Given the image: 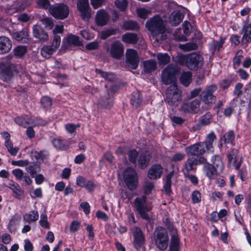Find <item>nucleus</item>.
I'll use <instances>...</instances> for the list:
<instances>
[{
  "mask_svg": "<svg viewBox=\"0 0 251 251\" xmlns=\"http://www.w3.org/2000/svg\"><path fill=\"white\" fill-rule=\"evenodd\" d=\"M146 26L151 32L153 39L157 42L166 39L165 26L162 19L159 16H155L148 20L146 22Z\"/></svg>",
  "mask_w": 251,
  "mask_h": 251,
  "instance_id": "1",
  "label": "nucleus"
},
{
  "mask_svg": "<svg viewBox=\"0 0 251 251\" xmlns=\"http://www.w3.org/2000/svg\"><path fill=\"white\" fill-rule=\"evenodd\" d=\"M154 240L156 247L161 251L167 249L169 236L166 230L162 227H158L154 232Z\"/></svg>",
  "mask_w": 251,
  "mask_h": 251,
  "instance_id": "2",
  "label": "nucleus"
},
{
  "mask_svg": "<svg viewBox=\"0 0 251 251\" xmlns=\"http://www.w3.org/2000/svg\"><path fill=\"white\" fill-rule=\"evenodd\" d=\"M134 207L143 219L146 220L150 219L148 212L151 210V208L146 201V196L135 198L134 201Z\"/></svg>",
  "mask_w": 251,
  "mask_h": 251,
  "instance_id": "3",
  "label": "nucleus"
},
{
  "mask_svg": "<svg viewBox=\"0 0 251 251\" xmlns=\"http://www.w3.org/2000/svg\"><path fill=\"white\" fill-rule=\"evenodd\" d=\"M15 70V65L10 61V58L7 57L0 61V78L3 81H8L13 76Z\"/></svg>",
  "mask_w": 251,
  "mask_h": 251,
  "instance_id": "4",
  "label": "nucleus"
},
{
  "mask_svg": "<svg viewBox=\"0 0 251 251\" xmlns=\"http://www.w3.org/2000/svg\"><path fill=\"white\" fill-rule=\"evenodd\" d=\"M206 159L203 156H200L197 158L194 157H188L184 162L182 172L184 175H188V173L195 172L197 170V166L200 164L206 163Z\"/></svg>",
  "mask_w": 251,
  "mask_h": 251,
  "instance_id": "5",
  "label": "nucleus"
},
{
  "mask_svg": "<svg viewBox=\"0 0 251 251\" xmlns=\"http://www.w3.org/2000/svg\"><path fill=\"white\" fill-rule=\"evenodd\" d=\"M123 178L128 189L131 191L136 189L138 183V176L134 169L131 167L126 168L124 172Z\"/></svg>",
  "mask_w": 251,
  "mask_h": 251,
  "instance_id": "6",
  "label": "nucleus"
},
{
  "mask_svg": "<svg viewBox=\"0 0 251 251\" xmlns=\"http://www.w3.org/2000/svg\"><path fill=\"white\" fill-rule=\"evenodd\" d=\"M166 100L168 104L176 106L181 100V91H179L176 84L170 85L167 88L166 93Z\"/></svg>",
  "mask_w": 251,
  "mask_h": 251,
  "instance_id": "7",
  "label": "nucleus"
},
{
  "mask_svg": "<svg viewBox=\"0 0 251 251\" xmlns=\"http://www.w3.org/2000/svg\"><path fill=\"white\" fill-rule=\"evenodd\" d=\"M49 12L55 19L63 20L68 17L69 14L68 6L63 3H55L49 8Z\"/></svg>",
  "mask_w": 251,
  "mask_h": 251,
  "instance_id": "8",
  "label": "nucleus"
},
{
  "mask_svg": "<svg viewBox=\"0 0 251 251\" xmlns=\"http://www.w3.org/2000/svg\"><path fill=\"white\" fill-rule=\"evenodd\" d=\"M177 69L172 65L168 66L162 73V80L164 84L171 85L176 84V74Z\"/></svg>",
  "mask_w": 251,
  "mask_h": 251,
  "instance_id": "9",
  "label": "nucleus"
},
{
  "mask_svg": "<svg viewBox=\"0 0 251 251\" xmlns=\"http://www.w3.org/2000/svg\"><path fill=\"white\" fill-rule=\"evenodd\" d=\"M168 229L171 232V238L170 245V251H179L180 249V241L178 237L176 229L175 228L172 223L166 220L164 222Z\"/></svg>",
  "mask_w": 251,
  "mask_h": 251,
  "instance_id": "10",
  "label": "nucleus"
},
{
  "mask_svg": "<svg viewBox=\"0 0 251 251\" xmlns=\"http://www.w3.org/2000/svg\"><path fill=\"white\" fill-rule=\"evenodd\" d=\"M217 89L216 85H211L202 92L201 94V99L205 104H210L214 103L216 100V97L213 95V93Z\"/></svg>",
  "mask_w": 251,
  "mask_h": 251,
  "instance_id": "11",
  "label": "nucleus"
},
{
  "mask_svg": "<svg viewBox=\"0 0 251 251\" xmlns=\"http://www.w3.org/2000/svg\"><path fill=\"white\" fill-rule=\"evenodd\" d=\"M185 151L188 155L193 156H202L206 152V149L203 143L198 142L185 148Z\"/></svg>",
  "mask_w": 251,
  "mask_h": 251,
  "instance_id": "12",
  "label": "nucleus"
},
{
  "mask_svg": "<svg viewBox=\"0 0 251 251\" xmlns=\"http://www.w3.org/2000/svg\"><path fill=\"white\" fill-rule=\"evenodd\" d=\"M188 59L187 67L190 70H198L203 64V58L196 53L189 54Z\"/></svg>",
  "mask_w": 251,
  "mask_h": 251,
  "instance_id": "13",
  "label": "nucleus"
},
{
  "mask_svg": "<svg viewBox=\"0 0 251 251\" xmlns=\"http://www.w3.org/2000/svg\"><path fill=\"white\" fill-rule=\"evenodd\" d=\"M126 63L130 68L136 69L139 62V57L136 50L127 49L126 51Z\"/></svg>",
  "mask_w": 251,
  "mask_h": 251,
  "instance_id": "14",
  "label": "nucleus"
},
{
  "mask_svg": "<svg viewBox=\"0 0 251 251\" xmlns=\"http://www.w3.org/2000/svg\"><path fill=\"white\" fill-rule=\"evenodd\" d=\"M108 51L112 57L119 59L124 55V47L120 41H116L111 44Z\"/></svg>",
  "mask_w": 251,
  "mask_h": 251,
  "instance_id": "15",
  "label": "nucleus"
},
{
  "mask_svg": "<svg viewBox=\"0 0 251 251\" xmlns=\"http://www.w3.org/2000/svg\"><path fill=\"white\" fill-rule=\"evenodd\" d=\"M238 151L236 149H233L227 153V158L228 160V165L233 166L236 170L239 169L242 165L243 160L241 158L240 160L238 161Z\"/></svg>",
  "mask_w": 251,
  "mask_h": 251,
  "instance_id": "16",
  "label": "nucleus"
},
{
  "mask_svg": "<svg viewBox=\"0 0 251 251\" xmlns=\"http://www.w3.org/2000/svg\"><path fill=\"white\" fill-rule=\"evenodd\" d=\"M77 8L82 19L88 20L90 17L89 0H77Z\"/></svg>",
  "mask_w": 251,
  "mask_h": 251,
  "instance_id": "17",
  "label": "nucleus"
},
{
  "mask_svg": "<svg viewBox=\"0 0 251 251\" xmlns=\"http://www.w3.org/2000/svg\"><path fill=\"white\" fill-rule=\"evenodd\" d=\"M133 235L134 247L137 250H139L142 247L145 243L143 233L140 228L136 227L133 232Z\"/></svg>",
  "mask_w": 251,
  "mask_h": 251,
  "instance_id": "18",
  "label": "nucleus"
},
{
  "mask_svg": "<svg viewBox=\"0 0 251 251\" xmlns=\"http://www.w3.org/2000/svg\"><path fill=\"white\" fill-rule=\"evenodd\" d=\"M163 167L159 164L155 163L151 165L148 172V176L151 179L160 178L163 174Z\"/></svg>",
  "mask_w": 251,
  "mask_h": 251,
  "instance_id": "19",
  "label": "nucleus"
},
{
  "mask_svg": "<svg viewBox=\"0 0 251 251\" xmlns=\"http://www.w3.org/2000/svg\"><path fill=\"white\" fill-rule=\"evenodd\" d=\"M12 47L10 39L6 36H0V54L8 53Z\"/></svg>",
  "mask_w": 251,
  "mask_h": 251,
  "instance_id": "20",
  "label": "nucleus"
},
{
  "mask_svg": "<svg viewBox=\"0 0 251 251\" xmlns=\"http://www.w3.org/2000/svg\"><path fill=\"white\" fill-rule=\"evenodd\" d=\"M217 137L213 131L207 134L205 141L201 142L203 143L204 149L208 152H213L214 151L213 143L216 140Z\"/></svg>",
  "mask_w": 251,
  "mask_h": 251,
  "instance_id": "21",
  "label": "nucleus"
},
{
  "mask_svg": "<svg viewBox=\"0 0 251 251\" xmlns=\"http://www.w3.org/2000/svg\"><path fill=\"white\" fill-rule=\"evenodd\" d=\"M184 16V13L181 11L174 10L170 16L169 22L172 25L176 26L182 21Z\"/></svg>",
  "mask_w": 251,
  "mask_h": 251,
  "instance_id": "22",
  "label": "nucleus"
},
{
  "mask_svg": "<svg viewBox=\"0 0 251 251\" xmlns=\"http://www.w3.org/2000/svg\"><path fill=\"white\" fill-rule=\"evenodd\" d=\"M151 158V153L149 151L141 153L138 159L139 167L142 169H145L148 166Z\"/></svg>",
  "mask_w": 251,
  "mask_h": 251,
  "instance_id": "23",
  "label": "nucleus"
},
{
  "mask_svg": "<svg viewBox=\"0 0 251 251\" xmlns=\"http://www.w3.org/2000/svg\"><path fill=\"white\" fill-rule=\"evenodd\" d=\"M225 42V38L223 37H221L219 41L213 40L208 44L209 51L213 55L216 51H220L223 48Z\"/></svg>",
  "mask_w": 251,
  "mask_h": 251,
  "instance_id": "24",
  "label": "nucleus"
},
{
  "mask_svg": "<svg viewBox=\"0 0 251 251\" xmlns=\"http://www.w3.org/2000/svg\"><path fill=\"white\" fill-rule=\"evenodd\" d=\"M33 34L35 38L42 41H46L49 39L48 33L40 25H34L33 26Z\"/></svg>",
  "mask_w": 251,
  "mask_h": 251,
  "instance_id": "25",
  "label": "nucleus"
},
{
  "mask_svg": "<svg viewBox=\"0 0 251 251\" xmlns=\"http://www.w3.org/2000/svg\"><path fill=\"white\" fill-rule=\"evenodd\" d=\"M109 19V15L104 10H100L97 12L96 22L98 25L103 26L106 24Z\"/></svg>",
  "mask_w": 251,
  "mask_h": 251,
  "instance_id": "26",
  "label": "nucleus"
},
{
  "mask_svg": "<svg viewBox=\"0 0 251 251\" xmlns=\"http://www.w3.org/2000/svg\"><path fill=\"white\" fill-rule=\"evenodd\" d=\"M48 155L49 153L46 151H41L39 152L35 150L31 151V157L32 159L39 163H42L44 159Z\"/></svg>",
  "mask_w": 251,
  "mask_h": 251,
  "instance_id": "27",
  "label": "nucleus"
},
{
  "mask_svg": "<svg viewBox=\"0 0 251 251\" xmlns=\"http://www.w3.org/2000/svg\"><path fill=\"white\" fill-rule=\"evenodd\" d=\"M203 170L209 178L214 179L217 176L218 170L210 164L207 163L204 165Z\"/></svg>",
  "mask_w": 251,
  "mask_h": 251,
  "instance_id": "28",
  "label": "nucleus"
},
{
  "mask_svg": "<svg viewBox=\"0 0 251 251\" xmlns=\"http://www.w3.org/2000/svg\"><path fill=\"white\" fill-rule=\"evenodd\" d=\"M57 50V49L52 45L44 46L41 50V54L43 57L49 59Z\"/></svg>",
  "mask_w": 251,
  "mask_h": 251,
  "instance_id": "29",
  "label": "nucleus"
},
{
  "mask_svg": "<svg viewBox=\"0 0 251 251\" xmlns=\"http://www.w3.org/2000/svg\"><path fill=\"white\" fill-rule=\"evenodd\" d=\"M12 36L18 41L26 43L28 41V31L26 29H24L19 32H14Z\"/></svg>",
  "mask_w": 251,
  "mask_h": 251,
  "instance_id": "30",
  "label": "nucleus"
},
{
  "mask_svg": "<svg viewBox=\"0 0 251 251\" xmlns=\"http://www.w3.org/2000/svg\"><path fill=\"white\" fill-rule=\"evenodd\" d=\"M138 40V35L133 33H126L122 36V40L127 44H135Z\"/></svg>",
  "mask_w": 251,
  "mask_h": 251,
  "instance_id": "31",
  "label": "nucleus"
},
{
  "mask_svg": "<svg viewBox=\"0 0 251 251\" xmlns=\"http://www.w3.org/2000/svg\"><path fill=\"white\" fill-rule=\"evenodd\" d=\"M25 170L32 177H34L37 173L41 171V168L38 164L31 162L26 166Z\"/></svg>",
  "mask_w": 251,
  "mask_h": 251,
  "instance_id": "32",
  "label": "nucleus"
},
{
  "mask_svg": "<svg viewBox=\"0 0 251 251\" xmlns=\"http://www.w3.org/2000/svg\"><path fill=\"white\" fill-rule=\"evenodd\" d=\"M211 161L212 163L210 164L215 167L220 172H222L223 171L224 168V164L219 155H214L212 156Z\"/></svg>",
  "mask_w": 251,
  "mask_h": 251,
  "instance_id": "33",
  "label": "nucleus"
},
{
  "mask_svg": "<svg viewBox=\"0 0 251 251\" xmlns=\"http://www.w3.org/2000/svg\"><path fill=\"white\" fill-rule=\"evenodd\" d=\"M144 71L145 73L149 74L155 71L156 68V63L152 60H148L143 62Z\"/></svg>",
  "mask_w": 251,
  "mask_h": 251,
  "instance_id": "34",
  "label": "nucleus"
},
{
  "mask_svg": "<svg viewBox=\"0 0 251 251\" xmlns=\"http://www.w3.org/2000/svg\"><path fill=\"white\" fill-rule=\"evenodd\" d=\"M39 218V214L37 211L32 210L25 214L23 217L24 221L30 223L32 222H35Z\"/></svg>",
  "mask_w": 251,
  "mask_h": 251,
  "instance_id": "35",
  "label": "nucleus"
},
{
  "mask_svg": "<svg viewBox=\"0 0 251 251\" xmlns=\"http://www.w3.org/2000/svg\"><path fill=\"white\" fill-rule=\"evenodd\" d=\"M14 121L16 124L25 128L30 125V117L28 115L17 117Z\"/></svg>",
  "mask_w": 251,
  "mask_h": 251,
  "instance_id": "36",
  "label": "nucleus"
},
{
  "mask_svg": "<svg viewBox=\"0 0 251 251\" xmlns=\"http://www.w3.org/2000/svg\"><path fill=\"white\" fill-rule=\"evenodd\" d=\"M142 101V98L140 92L138 91L134 92L130 100L131 104L135 107H137L140 105Z\"/></svg>",
  "mask_w": 251,
  "mask_h": 251,
  "instance_id": "37",
  "label": "nucleus"
},
{
  "mask_svg": "<svg viewBox=\"0 0 251 251\" xmlns=\"http://www.w3.org/2000/svg\"><path fill=\"white\" fill-rule=\"evenodd\" d=\"M244 34L242 40L245 41L246 43L251 42V24L245 25L243 28Z\"/></svg>",
  "mask_w": 251,
  "mask_h": 251,
  "instance_id": "38",
  "label": "nucleus"
},
{
  "mask_svg": "<svg viewBox=\"0 0 251 251\" xmlns=\"http://www.w3.org/2000/svg\"><path fill=\"white\" fill-rule=\"evenodd\" d=\"M180 82L184 86H187L192 80V73L189 72H183L179 78Z\"/></svg>",
  "mask_w": 251,
  "mask_h": 251,
  "instance_id": "39",
  "label": "nucleus"
},
{
  "mask_svg": "<svg viewBox=\"0 0 251 251\" xmlns=\"http://www.w3.org/2000/svg\"><path fill=\"white\" fill-rule=\"evenodd\" d=\"M243 51L242 50H238L235 54L233 59V67L234 69L238 68L241 65L243 58Z\"/></svg>",
  "mask_w": 251,
  "mask_h": 251,
  "instance_id": "40",
  "label": "nucleus"
},
{
  "mask_svg": "<svg viewBox=\"0 0 251 251\" xmlns=\"http://www.w3.org/2000/svg\"><path fill=\"white\" fill-rule=\"evenodd\" d=\"M158 63L160 65H164L169 62L170 60V56L166 53H158L156 55Z\"/></svg>",
  "mask_w": 251,
  "mask_h": 251,
  "instance_id": "41",
  "label": "nucleus"
},
{
  "mask_svg": "<svg viewBox=\"0 0 251 251\" xmlns=\"http://www.w3.org/2000/svg\"><path fill=\"white\" fill-rule=\"evenodd\" d=\"M118 30L117 28H109L102 30L100 33V38L105 40L109 36L115 35Z\"/></svg>",
  "mask_w": 251,
  "mask_h": 251,
  "instance_id": "42",
  "label": "nucleus"
},
{
  "mask_svg": "<svg viewBox=\"0 0 251 251\" xmlns=\"http://www.w3.org/2000/svg\"><path fill=\"white\" fill-rule=\"evenodd\" d=\"M235 139V134L234 131L229 130L226 132L224 135L222 140L224 141L225 143L233 144V141Z\"/></svg>",
  "mask_w": 251,
  "mask_h": 251,
  "instance_id": "43",
  "label": "nucleus"
},
{
  "mask_svg": "<svg viewBox=\"0 0 251 251\" xmlns=\"http://www.w3.org/2000/svg\"><path fill=\"white\" fill-rule=\"evenodd\" d=\"M47 121L40 117H30V125L33 126H45L47 124Z\"/></svg>",
  "mask_w": 251,
  "mask_h": 251,
  "instance_id": "44",
  "label": "nucleus"
},
{
  "mask_svg": "<svg viewBox=\"0 0 251 251\" xmlns=\"http://www.w3.org/2000/svg\"><path fill=\"white\" fill-rule=\"evenodd\" d=\"M95 72L97 74H99L101 77L108 81H112L114 79V75L111 73L104 72L99 69H96Z\"/></svg>",
  "mask_w": 251,
  "mask_h": 251,
  "instance_id": "45",
  "label": "nucleus"
},
{
  "mask_svg": "<svg viewBox=\"0 0 251 251\" xmlns=\"http://www.w3.org/2000/svg\"><path fill=\"white\" fill-rule=\"evenodd\" d=\"M188 54L184 55L178 54L175 58V61L181 65H186L187 67Z\"/></svg>",
  "mask_w": 251,
  "mask_h": 251,
  "instance_id": "46",
  "label": "nucleus"
},
{
  "mask_svg": "<svg viewBox=\"0 0 251 251\" xmlns=\"http://www.w3.org/2000/svg\"><path fill=\"white\" fill-rule=\"evenodd\" d=\"M39 224L42 227L46 229H49L50 227V223L48 221V217L46 212L42 213L40 215V220Z\"/></svg>",
  "mask_w": 251,
  "mask_h": 251,
  "instance_id": "47",
  "label": "nucleus"
},
{
  "mask_svg": "<svg viewBox=\"0 0 251 251\" xmlns=\"http://www.w3.org/2000/svg\"><path fill=\"white\" fill-rule=\"evenodd\" d=\"M52 143L55 148L61 150H66L68 148V146L64 143V141L60 138L54 139L52 141Z\"/></svg>",
  "mask_w": 251,
  "mask_h": 251,
  "instance_id": "48",
  "label": "nucleus"
},
{
  "mask_svg": "<svg viewBox=\"0 0 251 251\" xmlns=\"http://www.w3.org/2000/svg\"><path fill=\"white\" fill-rule=\"evenodd\" d=\"M123 28L126 30H136L139 28L138 24L133 21H129L124 23Z\"/></svg>",
  "mask_w": 251,
  "mask_h": 251,
  "instance_id": "49",
  "label": "nucleus"
},
{
  "mask_svg": "<svg viewBox=\"0 0 251 251\" xmlns=\"http://www.w3.org/2000/svg\"><path fill=\"white\" fill-rule=\"evenodd\" d=\"M212 118L211 114L209 112H207L201 117L200 122L202 126L208 125L211 122Z\"/></svg>",
  "mask_w": 251,
  "mask_h": 251,
  "instance_id": "50",
  "label": "nucleus"
},
{
  "mask_svg": "<svg viewBox=\"0 0 251 251\" xmlns=\"http://www.w3.org/2000/svg\"><path fill=\"white\" fill-rule=\"evenodd\" d=\"M66 41L69 45L79 46L80 42L79 37L74 35H69L66 38Z\"/></svg>",
  "mask_w": 251,
  "mask_h": 251,
  "instance_id": "51",
  "label": "nucleus"
},
{
  "mask_svg": "<svg viewBox=\"0 0 251 251\" xmlns=\"http://www.w3.org/2000/svg\"><path fill=\"white\" fill-rule=\"evenodd\" d=\"M179 46L181 49L186 51L196 50L198 48V45L195 43H188L180 45Z\"/></svg>",
  "mask_w": 251,
  "mask_h": 251,
  "instance_id": "52",
  "label": "nucleus"
},
{
  "mask_svg": "<svg viewBox=\"0 0 251 251\" xmlns=\"http://www.w3.org/2000/svg\"><path fill=\"white\" fill-rule=\"evenodd\" d=\"M238 170V176L242 181H245L248 176V171L246 165H243L241 169L240 168Z\"/></svg>",
  "mask_w": 251,
  "mask_h": 251,
  "instance_id": "53",
  "label": "nucleus"
},
{
  "mask_svg": "<svg viewBox=\"0 0 251 251\" xmlns=\"http://www.w3.org/2000/svg\"><path fill=\"white\" fill-rule=\"evenodd\" d=\"M11 190L15 194V197L17 199H20L24 194V191L21 189L20 186L17 183L15 184V186H13Z\"/></svg>",
  "mask_w": 251,
  "mask_h": 251,
  "instance_id": "54",
  "label": "nucleus"
},
{
  "mask_svg": "<svg viewBox=\"0 0 251 251\" xmlns=\"http://www.w3.org/2000/svg\"><path fill=\"white\" fill-rule=\"evenodd\" d=\"M185 154L183 152H177L174 154L171 157L170 160L172 162H179L184 160L185 158Z\"/></svg>",
  "mask_w": 251,
  "mask_h": 251,
  "instance_id": "55",
  "label": "nucleus"
},
{
  "mask_svg": "<svg viewBox=\"0 0 251 251\" xmlns=\"http://www.w3.org/2000/svg\"><path fill=\"white\" fill-rule=\"evenodd\" d=\"M40 21L42 24L45 25V27L49 29L52 28L54 25L53 20L51 18H44L42 19Z\"/></svg>",
  "mask_w": 251,
  "mask_h": 251,
  "instance_id": "56",
  "label": "nucleus"
},
{
  "mask_svg": "<svg viewBox=\"0 0 251 251\" xmlns=\"http://www.w3.org/2000/svg\"><path fill=\"white\" fill-rule=\"evenodd\" d=\"M26 51L25 46H17L14 49V54L18 57L23 56Z\"/></svg>",
  "mask_w": 251,
  "mask_h": 251,
  "instance_id": "57",
  "label": "nucleus"
},
{
  "mask_svg": "<svg viewBox=\"0 0 251 251\" xmlns=\"http://www.w3.org/2000/svg\"><path fill=\"white\" fill-rule=\"evenodd\" d=\"M127 4L126 0H116L115 2V5L121 11H125L127 7Z\"/></svg>",
  "mask_w": 251,
  "mask_h": 251,
  "instance_id": "58",
  "label": "nucleus"
},
{
  "mask_svg": "<svg viewBox=\"0 0 251 251\" xmlns=\"http://www.w3.org/2000/svg\"><path fill=\"white\" fill-rule=\"evenodd\" d=\"M128 156L129 160L133 164H135L136 162V158L138 155V152L135 150L129 151L128 153Z\"/></svg>",
  "mask_w": 251,
  "mask_h": 251,
  "instance_id": "59",
  "label": "nucleus"
},
{
  "mask_svg": "<svg viewBox=\"0 0 251 251\" xmlns=\"http://www.w3.org/2000/svg\"><path fill=\"white\" fill-rule=\"evenodd\" d=\"M41 103L44 108H48L52 105V100L49 97L45 96L42 98Z\"/></svg>",
  "mask_w": 251,
  "mask_h": 251,
  "instance_id": "60",
  "label": "nucleus"
},
{
  "mask_svg": "<svg viewBox=\"0 0 251 251\" xmlns=\"http://www.w3.org/2000/svg\"><path fill=\"white\" fill-rule=\"evenodd\" d=\"M190 103V107L193 113H197L199 110L201 101L199 100L196 99Z\"/></svg>",
  "mask_w": 251,
  "mask_h": 251,
  "instance_id": "61",
  "label": "nucleus"
},
{
  "mask_svg": "<svg viewBox=\"0 0 251 251\" xmlns=\"http://www.w3.org/2000/svg\"><path fill=\"white\" fill-rule=\"evenodd\" d=\"M137 13L140 18L145 19L147 18L150 12L145 8H139L137 10Z\"/></svg>",
  "mask_w": 251,
  "mask_h": 251,
  "instance_id": "62",
  "label": "nucleus"
},
{
  "mask_svg": "<svg viewBox=\"0 0 251 251\" xmlns=\"http://www.w3.org/2000/svg\"><path fill=\"white\" fill-rule=\"evenodd\" d=\"M12 174L17 179L22 180L25 176L24 172L20 169H15L12 171Z\"/></svg>",
  "mask_w": 251,
  "mask_h": 251,
  "instance_id": "63",
  "label": "nucleus"
},
{
  "mask_svg": "<svg viewBox=\"0 0 251 251\" xmlns=\"http://www.w3.org/2000/svg\"><path fill=\"white\" fill-rule=\"evenodd\" d=\"M191 197L194 203H198L201 201V194L199 191H194L192 194Z\"/></svg>",
  "mask_w": 251,
  "mask_h": 251,
  "instance_id": "64",
  "label": "nucleus"
}]
</instances>
